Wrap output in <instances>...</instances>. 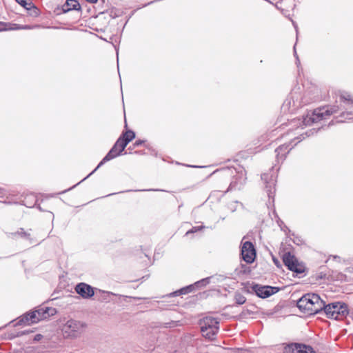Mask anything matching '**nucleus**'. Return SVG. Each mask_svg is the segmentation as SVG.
Instances as JSON below:
<instances>
[{
  "label": "nucleus",
  "mask_w": 353,
  "mask_h": 353,
  "mask_svg": "<svg viewBox=\"0 0 353 353\" xmlns=\"http://www.w3.org/2000/svg\"><path fill=\"white\" fill-rule=\"evenodd\" d=\"M341 105H328L315 109L311 114H307L303 117L301 127L310 125L313 123H316L323 119H326L327 117L341 112V116L353 115V99L351 95L347 92H343L339 96Z\"/></svg>",
  "instance_id": "1"
},
{
  "label": "nucleus",
  "mask_w": 353,
  "mask_h": 353,
  "mask_svg": "<svg viewBox=\"0 0 353 353\" xmlns=\"http://www.w3.org/2000/svg\"><path fill=\"white\" fill-rule=\"evenodd\" d=\"M296 306L306 315H314L322 311L323 301L316 294H306L297 301Z\"/></svg>",
  "instance_id": "2"
},
{
  "label": "nucleus",
  "mask_w": 353,
  "mask_h": 353,
  "mask_svg": "<svg viewBox=\"0 0 353 353\" xmlns=\"http://www.w3.org/2000/svg\"><path fill=\"white\" fill-rule=\"evenodd\" d=\"M57 313V310L54 307H39L34 311L28 312L21 316L17 323L18 325H30V323H37L40 321L46 319L50 316H54Z\"/></svg>",
  "instance_id": "3"
},
{
  "label": "nucleus",
  "mask_w": 353,
  "mask_h": 353,
  "mask_svg": "<svg viewBox=\"0 0 353 353\" xmlns=\"http://www.w3.org/2000/svg\"><path fill=\"white\" fill-rule=\"evenodd\" d=\"M128 143H125L123 137H119V138L117 140L112 148L108 152V154L103 158L97 168L90 172L86 177H85L82 181L85 180L90 175H92L99 168L103 165L105 163L116 158L119 156L121 152L124 150L125 148L128 145Z\"/></svg>",
  "instance_id": "4"
},
{
  "label": "nucleus",
  "mask_w": 353,
  "mask_h": 353,
  "mask_svg": "<svg viewBox=\"0 0 353 353\" xmlns=\"http://www.w3.org/2000/svg\"><path fill=\"white\" fill-rule=\"evenodd\" d=\"M86 324L83 321L70 319L62 326V332L65 337L77 338L81 335Z\"/></svg>",
  "instance_id": "5"
},
{
  "label": "nucleus",
  "mask_w": 353,
  "mask_h": 353,
  "mask_svg": "<svg viewBox=\"0 0 353 353\" xmlns=\"http://www.w3.org/2000/svg\"><path fill=\"white\" fill-rule=\"evenodd\" d=\"M243 237V239H244ZM241 255L243 260L247 263H252L256 258V252L254 244L250 241H241Z\"/></svg>",
  "instance_id": "6"
},
{
  "label": "nucleus",
  "mask_w": 353,
  "mask_h": 353,
  "mask_svg": "<svg viewBox=\"0 0 353 353\" xmlns=\"http://www.w3.org/2000/svg\"><path fill=\"white\" fill-rule=\"evenodd\" d=\"M251 291L248 289L247 292H254L256 295L260 298L265 299L271 295L274 294L279 292V289L277 287H272L270 285H261L259 284H253L251 286Z\"/></svg>",
  "instance_id": "7"
},
{
  "label": "nucleus",
  "mask_w": 353,
  "mask_h": 353,
  "mask_svg": "<svg viewBox=\"0 0 353 353\" xmlns=\"http://www.w3.org/2000/svg\"><path fill=\"white\" fill-rule=\"evenodd\" d=\"M283 261L288 268L296 274L303 273L305 267L303 265L300 264L297 259L290 252H285L283 256Z\"/></svg>",
  "instance_id": "8"
},
{
  "label": "nucleus",
  "mask_w": 353,
  "mask_h": 353,
  "mask_svg": "<svg viewBox=\"0 0 353 353\" xmlns=\"http://www.w3.org/2000/svg\"><path fill=\"white\" fill-rule=\"evenodd\" d=\"M276 176L275 173H263L261 174V179L264 181L269 199H274Z\"/></svg>",
  "instance_id": "9"
},
{
  "label": "nucleus",
  "mask_w": 353,
  "mask_h": 353,
  "mask_svg": "<svg viewBox=\"0 0 353 353\" xmlns=\"http://www.w3.org/2000/svg\"><path fill=\"white\" fill-rule=\"evenodd\" d=\"M219 321L216 319L212 316H206L200 322L201 332H205L209 329H212L211 332L213 334L214 332H218L219 329Z\"/></svg>",
  "instance_id": "10"
},
{
  "label": "nucleus",
  "mask_w": 353,
  "mask_h": 353,
  "mask_svg": "<svg viewBox=\"0 0 353 353\" xmlns=\"http://www.w3.org/2000/svg\"><path fill=\"white\" fill-rule=\"evenodd\" d=\"M333 308L334 319H339L347 316L349 314L347 305L345 303L334 302L332 303Z\"/></svg>",
  "instance_id": "11"
},
{
  "label": "nucleus",
  "mask_w": 353,
  "mask_h": 353,
  "mask_svg": "<svg viewBox=\"0 0 353 353\" xmlns=\"http://www.w3.org/2000/svg\"><path fill=\"white\" fill-rule=\"evenodd\" d=\"M76 292L83 299H90L94 294V288L85 283H80L75 287Z\"/></svg>",
  "instance_id": "12"
},
{
  "label": "nucleus",
  "mask_w": 353,
  "mask_h": 353,
  "mask_svg": "<svg viewBox=\"0 0 353 353\" xmlns=\"http://www.w3.org/2000/svg\"><path fill=\"white\" fill-rule=\"evenodd\" d=\"M246 181L245 174L241 171L233 178L226 192L234 190H240L245 184Z\"/></svg>",
  "instance_id": "13"
},
{
  "label": "nucleus",
  "mask_w": 353,
  "mask_h": 353,
  "mask_svg": "<svg viewBox=\"0 0 353 353\" xmlns=\"http://www.w3.org/2000/svg\"><path fill=\"white\" fill-rule=\"evenodd\" d=\"M291 143H292L281 145L275 150L276 159L278 163L280 161L283 162L286 157V154L292 149L294 145H291Z\"/></svg>",
  "instance_id": "14"
},
{
  "label": "nucleus",
  "mask_w": 353,
  "mask_h": 353,
  "mask_svg": "<svg viewBox=\"0 0 353 353\" xmlns=\"http://www.w3.org/2000/svg\"><path fill=\"white\" fill-rule=\"evenodd\" d=\"M8 236L12 239L20 237L28 240L30 243H34L33 239L31 237L30 233L29 232L25 231L23 228H19V230L16 232L10 233Z\"/></svg>",
  "instance_id": "15"
},
{
  "label": "nucleus",
  "mask_w": 353,
  "mask_h": 353,
  "mask_svg": "<svg viewBox=\"0 0 353 353\" xmlns=\"http://www.w3.org/2000/svg\"><path fill=\"white\" fill-rule=\"evenodd\" d=\"M80 9L81 6L76 0H67L61 7V10L63 13H66L72 10H79Z\"/></svg>",
  "instance_id": "16"
},
{
  "label": "nucleus",
  "mask_w": 353,
  "mask_h": 353,
  "mask_svg": "<svg viewBox=\"0 0 353 353\" xmlns=\"http://www.w3.org/2000/svg\"><path fill=\"white\" fill-rule=\"evenodd\" d=\"M195 284L189 285L167 295L168 296H176L181 294H187L193 292L195 289Z\"/></svg>",
  "instance_id": "17"
},
{
  "label": "nucleus",
  "mask_w": 353,
  "mask_h": 353,
  "mask_svg": "<svg viewBox=\"0 0 353 353\" xmlns=\"http://www.w3.org/2000/svg\"><path fill=\"white\" fill-rule=\"evenodd\" d=\"M300 343H292L286 345L283 348V353H298Z\"/></svg>",
  "instance_id": "18"
},
{
  "label": "nucleus",
  "mask_w": 353,
  "mask_h": 353,
  "mask_svg": "<svg viewBox=\"0 0 353 353\" xmlns=\"http://www.w3.org/2000/svg\"><path fill=\"white\" fill-rule=\"evenodd\" d=\"M23 202V205H26V207L32 208L36 203L37 198L34 194H31L27 195L25 197Z\"/></svg>",
  "instance_id": "19"
},
{
  "label": "nucleus",
  "mask_w": 353,
  "mask_h": 353,
  "mask_svg": "<svg viewBox=\"0 0 353 353\" xmlns=\"http://www.w3.org/2000/svg\"><path fill=\"white\" fill-rule=\"evenodd\" d=\"M120 137H123L125 143H129L135 138V133L132 130H128L126 132H123Z\"/></svg>",
  "instance_id": "20"
},
{
  "label": "nucleus",
  "mask_w": 353,
  "mask_h": 353,
  "mask_svg": "<svg viewBox=\"0 0 353 353\" xmlns=\"http://www.w3.org/2000/svg\"><path fill=\"white\" fill-rule=\"evenodd\" d=\"M181 325V324L179 321H170L167 323H160L157 327L161 328H173L180 326Z\"/></svg>",
  "instance_id": "21"
},
{
  "label": "nucleus",
  "mask_w": 353,
  "mask_h": 353,
  "mask_svg": "<svg viewBox=\"0 0 353 353\" xmlns=\"http://www.w3.org/2000/svg\"><path fill=\"white\" fill-rule=\"evenodd\" d=\"M322 310L324 311V312L325 313L326 316L328 318L334 319L333 308L332 307V303L325 305V303L323 301V306L322 307Z\"/></svg>",
  "instance_id": "22"
},
{
  "label": "nucleus",
  "mask_w": 353,
  "mask_h": 353,
  "mask_svg": "<svg viewBox=\"0 0 353 353\" xmlns=\"http://www.w3.org/2000/svg\"><path fill=\"white\" fill-rule=\"evenodd\" d=\"M298 353H315V352L311 346L300 343Z\"/></svg>",
  "instance_id": "23"
},
{
  "label": "nucleus",
  "mask_w": 353,
  "mask_h": 353,
  "mask_svg": "<svg viewBox=\"0 0 353 353\" xmlns=\"http://www.w3.org/2000/svg\"><path fill=\"white\" fill-rule=\"evenodd\" d=\"M234 299L237 305H243L246 301V298L240 292L235 293Z\"/></svg>",
  "instance_id": "24"
},
{
  "label": "nucleus",
  "mask_w": 353,
  "mask_h": 353,
  "mask_svg": "<svg viewBox=\"0 0 353 353\" xmlns=\"http://www.w3.org/2000/svg\"><path fill=\"white\" fill-rule=\"evenodd\" d=\"M210 277H207L194 283L196 288L206 286L210 283Z\"/></svg>",
  "instance_id": "25"
},
{
  "label": "nucleus",
  "mask_w": 353,
  "mask_h": 353,
  "mask_svg": "<svg viewBox=\"0 0 353 353\" xmlns=\"http://www.w3.org/2000/svg\"><path fill=\"white\" fill-rule=\"evenodd\" d=\"M211 330H212V329H209L208 331H205V332H202L203 336L208 339L213 340L214 339L216 334H217V332H214L212 334V332H211Z\"/></svg>",
  "instance_id": "26"
},
{
  "label": "nucleus",
  "mask_w": 353,
  "mask_h": 353,
  "mask_svg": "<svg viewBox=\"0 0 353 353\" xmlns=\"http://www.w3.org/2000/svg\"><path fill=\"white\" fill-rule=\"evenodd\" d=\"M19 4H20L23 8L29 10L32 6V3H28L26 0H15Z\"/></svg>",
  "instance_id": "27"
},
{
  "label": "nucleus",
  "mask_w": 353,
  "mask_h": 353,
  "mask_svg": "<svg viewBox=\"0 0 353 353\" xmlns=\"http://www.w3.org/2000/svg\"><path fill=\"white\" fill-rule=\"evenodd\" d=\"M204 228L203 225H200V226H196V227H192V229H190V230H188L186 233H185V235H188L190 234H192V233H194V232H196L201 230H202L203 228Z\"/></svg>",
  "instance_id": "28"
},
{
  "label": "nucleus",
  "mask_w": 353,
  "mask_h": 353,
  "mask_svg": "<svg viewBox=\"0 0 353 353\" xmlns=\"http://www.w3.org/2000/svg\"><path fill=\"white\" fill-rule=\"evenodd\" d=\"M144 143V141H142V140H137L134 143H133V148H137V147H139L140 145H141L143 143Z\"/></svg>",
  "instance_id": "29"
},
{
  "label": "nucleus",
  "mask_w": 353,
  "mask_h": 353,
  "mask_svg": "<svg viewBox=\"0 0 353 353\" xmlns=\"http://www.w3.org/2000/svg\"><path fill=\"white\" fill-rule=\"evenodd\" d=\"M241 268L243 269L242 272L245 274L250 272V268L247 267L245 265H242Z\"/></svg>",
  "instance_id": "30"
},
{
  "label": "nucleus",
  "mask_w": 353,
  "mask_h": 353,
  "mask_svg": "<svg viewBox=\"0 0 353 353\" xmlns=\"http://www.w3.org/2000/svg\"><path fill=\"white\" fill-rule=\"evenodd\" d=\"M294 56H295V57L296 59V63L297 66L299 67V65H300V61H299L298 55L296 54V50H295V46H294Z\"/></svg>",
  "instance_id": "31"
},
{
  "label": "nucleus",
  "mask_w": 353,
  "mask_h": 353,
  "mask_svg": "<svg viewBox=\"0 0 353 353\" xmlns=\"http://www.w3.org/2000/svg\"><path fill=\"white\" fill-rule=\"evenodd\" d=\"M5 23L0 21V31L5 30Z\"/></svg>",
  "instance_id": "32"
},
{
  "label": "nucleus",
  "mask_w": 353,
  "mask_h": 353,
  "mask_svg": "<svg viewBox=\"0 0 353 353\" xmlns=\"http://www.w3.org/2000/svg\"><path fill=\"white\" fill-rule=\"evenodd\" d=\"M86 1L91 3H95L97 2L98 0H85Z\"/></svg>",
  "instance_id": "33"
},
{
  "label": "nucleus",
  "mask_w": 353,
  "mask_h": 353,
  "mask_svg": "<svg viewBox=\"0 0 353 353\" xmlns=\"http://www.w3.org/2000/svg\"><path fill=\"white\" fill-rule=\"evenodd\" d=\"M296 139H298V141L294 144V145H296L297 143L300 142L301 139H299V137L296 138Z\"/></svg>",
  "instance_id": "34"
},
{
  "label": "nucleus",
  "mask_w": 353,
  "mask_h": 353,
  "mask_svg": "<svg viewBox=\"0 0 353 353\" xmlns=\"http://www.w3.org/2000/svg\"><path fill=\"white\" fill-rule=\"evenodd\" d=\"M293 25H294V28L296 29V31L297 32V26L295 24L294 22H293Z\"/></svg>",
  "instance_id": "35"
},
{
  "label": "nucleus",
  "mask_w": 353,
  "mask_h": 353,
  "mask_svg": "<svg viewBox=\"0 0 353 353\" xmlns=\"http://www.w3.org/2000/svg\"><path fill=\"white\" fill-rule=\"evenodd\" d=\"M40 336H41V335H40V334L37 335L36 339H39V338H40Z\"/></svg>",
  "instance_id": "36"
},
{
  "label": "nucleus",
  "mask_w": 353,
  "mask_h": 353,
  "mask_svg": "<svg viewBox=\"0 0 353 353\" xmlns=\"http://www.w3.org/2000/svg\"><path fill=\"white\" fill-rule=\"evenodd\" d=\"M133 148H132L131 146H130V147L128 148V150H132Z\"/></svg>",
  "instance_id": "37"
}]
</instances>
